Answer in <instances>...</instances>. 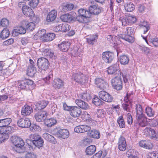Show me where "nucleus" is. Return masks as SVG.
<instances>
[{
    "label": "nucleus",
    "mask_w": 158,
    "mask_h": 158,
    "mask_svg": "<svg viewBox=\"0 0 158 158\" xmlns=\"http://www.w3.org/2000/svg\"><path fill=\"white\" fill-rule=\"evenodd\" d=\"M136 112V119L138 121L139 124L142 127H145L147 124V118L143 113L142 106L139 104L135 105Z\"/></svg>",
    "instance_id": "obj_1"
},
{
    "label": "nucleus",
    "mask_w": 158,
    "mask_h": 158,
    "mask_svg": "<svg viewBox=\"0 0 158 158\" xmlns=\"http://www.w3.org/2000/svg\"><path fill=\"white\" fill-rule=\"evenodd\" d=\"M134 28L131 27H127L124 34L118 35V37L119 39H122L129 43H133L134 41Z\"/></svg>",
    "instance_id": "obj_2"
},
{
    "label": "nucleus",
    "mask_w": 158,
    "mask_h": 158,
    "mask_svg": "<svg viewBox=\"0 0 158 158\" xmlns=\"http://www.w3.org/2000/svg\"><path fill=\"white\" fill-rule=\"evenodd\" d=\"M35 85L33 81L30 79L23 80L19 83V88L26 90L33 89Z\"/></svg>",
    "instance_id": "obj_3"
},
{
    "label": "nucleus",
    "mask_w": 158,
    "mask_h": 158,
    "mask_svg": "<svg viewBox=\"0 0 158 158\" xmlns=\"http://www.w3.org/2000/svg\"><path fill=\"white\" fill-rule=\"evenodd\" d=\"M29 138L31 141L32 144L35 147L40 148L43 146L44 141L39 135L35 134H32L29 136Z\"/></svg>",
    "instance_id": "obj_4"
},
{
    "label": "nucleus",
    "mask_w": 158,
    "mask_h": 158,
    "mask_svg": "<svg viewBox=\"0 0 158 158\" xmlns=\"http://www.w3.org/2000/svg\"><path fill=\"white\" fill-rule=\"evenodd\" d=\"M37 64L38 67V71L42 72V71H45L49 68V63L48 60L44 57L39 58Z\"/></svg>",
    "instance_id": "obj_5"
},
{
    "label": "nucleus",
    "mask_w": 158,
    "mask_h": 158,
    "mask_svg": "<svg viewBox=\"0 0 158 158\" xmlns=\"http://www.w3.org/2000/svg\"><path fill=\"white\" fill-rule=\"evenodd\" d=\"M72 79L81 85L85 84L88 81V78L81 73L73 74Z\"/></svg>",
    "instance_id": "obj_6"
},
{
    "label": "nucleus",
    "mask_w": 158,
    "mask_h": 158,
    "mask_svg": "<svg viewBox=\"0 0 158 158\" xmlns=\"http://www.w3.org/2000/svg\"><path fill=\"white\" fill-rule=\"evenodd\" d=\"M121 76V75L115 77L111 80L113 88L117 90H120L123 88V81Z\"/></svg>",
    "instance_id": "obj_7"
},
{
    "label": "nucleus",
    "mask_w": 158,
    "mask_h": 158,
    "mask_svg": "<svg viewBox=\"0 0 158 158\" xmlns=\"http://www.w3.org/2000/svg\"><path fill=\"white\" fill-rule=\"evenodd\" d=\"M107 71L108 74L113 75V78L121 75L119 65L117 64H114L109 67Z\"/></svg>",
    "instance_id": "obj_8"
},
{
    "label": "nucleus",
    "mask_w": 158,
    "mask_h": 158,
    "mask_svg": "<svg viewBox=\"0 0 158 158\" xmlns=\"http://www.w3.org/2000/svg\"><path fill=\"white\" fill-rule=\"evenodd\" d=\"M102 57L103 60L106 63H110L114 58V54L113 52L109 51L103 52Z\"/></svg>",
    "instance_id": "obj_9"
},
{
    "label": "nucleus",
    "mask_w": 158,
    "mask_h": 158,
    "mask_svg": "<svg viewBox=\"0 0 158 158\" xmlns=\"http://www.w3.org/2000/svg\"><path fill=\"white\" fill-rule=\"evenodd\" d=\"M95 83L98 88L101 89H105L108 87V83L101 78H96L95 79Z\"/></svg>",
    "instance_id": "obj_10"
},
{
    "label": "nucleus",
    "mask_w": 158,
    "mask_h": 158,
    "mask_svg": "<svg viewBox=\"0 0 158 158\" xmlns=\"http://www.w3.org/2000/svg\"><path fill=\"white\" fill-rule=\"evenodd\" d=\"M99 96L102 100L107 102H111L113 100V97L109 94L103 90L99 92Z\"/></svg>",
    "instance_id": "obj_11"
},
{
    "label": "nucleus",
    "mask_w": 158,
    "mask_h": 158,
    "mask_svg": "<svg viewBox=\"0 0 158 158\" xmlns=\"http://www.w3.org/2000/svg\"><path fill=\"white\" fill-rule=\"evenodd\" d=\"M11 141L13 144L17 148H21L24 145L23 140L21 138L17 136H12Z\"/></svg>",
    "instance_id": "obj_12"
},
{
    "label": "nucleus",
    "mask_w": 158,
    "mask_h": 158,
    "mask_svg": "<svg viewBox=\"0 0 158 158\" xmlns=\"http://www.w3.org/2000/svg\"><path fill=\"white\" fill-rule=\"evenodd\" d=\"M74 14H76L74 12H70L69 13L62 15L60 18L62 21L64 22L70 23L73 21H74L75 19Z\"/></svg>",
    "instance_id": "obj_13"
},
{
    "label": "nucleus",
    "mask_w": 158,
    "mask_h": 158,
    "mask_svg": "<svg viewBox=\"0 0 158 158\" xmlns=\"http://www.w3.org/2000/svg\"><path fill=\"white\" fill-rule=\"evenodd\" d=\"M118 149L121 151H124L127 149V144L126 139L123 136H121L119 138L118 143Z\"/></svg>",
    "instance_id": "obj_14"
},
{
    "label": "nucleus",
    "mask_w": 158,
    "mask_h": 158,
    "mask_svg": "<svg viewBox=\"0 0 158 158\" xmlns=\"http://www.w3.org/2000/svg\"><path fill=\"white\" fill-rule=\"evenodd\" d=\"M71 28L70 25L67 24H60L53 28V30L56 32H65L69 31Z\"/></svg>",
    "instance_id": "obj_15"
},
{
    "label": "nucleus",
    "mask_w": 158,
    "mask_h": 158,
    "mask_svg": "<svg viewBox=\"0 0 158 158\" xmlns=\"http://www.w3.org/2000/svg\"><path fill=\"white\" fill-rule=\"evenodd\" d=\"M47 114L46 111H40L35 114L34 117L37 121L40 122L45 120Z\"/></svg>",
    "instance_id": "obj_16"
},
{
    "label": "nucleus",
    "mask_w": 158,
    "mask_h": 158,
    "mask_svg": "<svg viewBox=\"0 0 158 158\" xmlns=\"http://www.w3.org/2000/svg\"><path fill=\"white\" fill-rule=\"evenodd\" d=\"M17 123L19 127L22 128H27L31 125L30 120L27 118H20L18 120Z\"/></svg>",
    "instance_id": "obj_17"
},
{
    "label": "nucleus",
    "mask_w": 158,
    "mask_h": 158,
    "mask_svg": "<svg viewBox=\"0 0 158 158\" xmlns=\"http://www.w3.org/2000/svg\"><path fill=\"white\" fill-rule=\"evenodd\" d=\"M22 10L23 14L27 16L32 18L35 16V13L33 10L27 5L23 6Z\"/></svg>",
    "instance_id": "obj_18"
},
{
    "label": "nucleus",
    "mask_w": 158,
    "mask_h": 158,
    "mask_svg": "<svg viewBox=\"0 0 158 158\" xmlns=\"http://www.w3.org/2000/svg\"><path fill=\"white\" fill-rule=\"evenodd\" d=\"M56 134L58 138L65 139L68 138L69 133L68 130L63 129L58 131Z\"/></svg>",
    "instance_id": "obj_19"
},
{
    "label": "nucleus",
    "mask_w": 158,
    "mask_h": 158,
    "mask_svg": "<svg viewBox=\"0 0 158 158\" xmlns=\"http://www.w3.org/2000/svg\"><path fill=\"white\" fill-rule=\"evenodd\" d=\"M91 127L87 125H79L76 127L74 129V131L77 133H84L90 130Z\"/></svg>",
    "instance_id": "obj_20"
},
{
    "label": "nucleus",
    "mask_w": 158,
    "mask_h": 158,
    "mask_svg": "<svg viewBox=\"0 0 158 158\" xmlns=\"http://www.w3.org/2000/svg\"><path fill=\"white\" fill-rule=\"evenodd\" d=\"M70 111V114L74 118L79 117L81 113V108L77 106H72L71 110Z\"/></svg>",
    "instance_id": "obj_21"
},
{
    "label": "nucleus",
    "mask_w": 158,
    "mask_h": 158,
    "mask_svg": "<svg viewBox=\"0 0 158 158\" xmlns=\"http://www.w3.org/2000/svg\"><path fill=\"white\" fill-rule=\"evenodd\" d=\"M4 127L0 129V134L6 139H8L9 135L11 132L12 127L9 126Z\"/></svg>",
    "instance_id": "obj_22"
},
{
    "label": "nucleus",
    "mask_w": 158,
    "mask_h": 158,
    "mask_svg": "<svg viewBox=\"0 0 158 158\" xmlns=\"http://www.w3.org/2000/svg\"><path fill=\"white\" fill-rule=\"evenodd\" d=\"M33 111L32 107L26 104L23 107L21 110V114L24 116L30 115Z\"/></svg>",
    "instance_id": "obj_23"
},
{
    "label": "nucleus",
    "mask_w": 158,
    "mask_h": 158,
    "mask_svg": "<svg viewBox=\"0 0 158 158\" xmlns=\"http://www.w3.org/2000/svg\"><path fill=\"white\" fill-rule=\"evenodd\" d=\"M64 82L60 78L55 79L52 83L53 87L56 89H60L64 85Z\"/></svg>",
    "instance_id": "obj_24"
},
{
    "label": "nucleus",
    "mask_w": 158,
    "mask_h": 158,
    "mask_svg": "<svg viewBox=\"0 0 158 158\" xmlns=\"http://www.w3.org/2000/svg\"><path fill=\"white\" fill-rule=\"evenodd\" d=\"M26 29L25 26L22 25L18 27L17 28L15 29L12 32L13 35L14 36H17L19 34H24L26 33Z\"/></svg>",
    "instance_id": "obj_25"
},
{
    "label": "nucleus",
    "mask_w": 158,
    "mask_h": 158,
    "mask_svg": "<svg viewBox=\"0 0 158 158\" xmlns=\"http://www.w3.org/2000/svg\"><path fill=\"white\" fill-rule=\"evenodd\" d=\"M48 103V101L45 100L37 102L35 104V110H36L42 111L41 110L45 108Z\"/></svg>",
    "instance_id": "obj_26"
},
{
    "label": "nucleus",
    "mask_w": 158,
    "mask_h": 158,
    "mask_svg": "<svg viewBox=\"0 0 158 158\" xmlns=\"http://www.w3.org/2000/svg\"><path fill=\"white\" fill-rule=\"evenodd\" d=\"M88 135L90 138L98 139L100 137V134L99 131L96 129L90 130L87 133Z\"/></svg>",
    "instance_id": "obj_27"
},
{
    "label": "nucleus",
    "mask_w": 158,
    "mask_h": 158,
    "mask_svg": "<svg viewBox=\"0 0 158 158\" xmlns=\"http://www.w3.org/2000/svg\"><path fill=\"white\" fill-rule=\"evenodd\" d=\"M71 43L69 42H62L58 47L60 51L63 52H67L70 48Z\"/></svg>",
    "instance_id": "obj_28"
},
{
    "label": "nucleus",
    "mask_w": 158,
    "mask_h": 158,
    "mask_svg": "<svg viewBox=\"0 0 158 158\" xmlns=\"http://www.w3.org/2000/svg\"><path fill=\"white\" fill-rule=\"evenodd\" d=\"M76 104L80 108L86 110L89 108V106L88 104L85 102L80 99H77L75 101Z\"/></svg>",
    "instance_id": "obj_29"
},
{
    "label": "nucleus",
    "mask_w": 158,
    "mask_h": 158,
    "mask_svg": "<svg viewBox=\"0 0 158 158\" xmlns=\"http://www.w3.org/2000/svg\"><path fill=\"white\" fill-rule=\"evenodd\" d=\"M140 146L147 149H152L153 148L152 144L149 140H141L139 142Z\"/></svg>",
    "instance_id": "obj_30"
},
{
    "label": "nucleus",
    "mask_w": 158,
    "mask_h": 158,
    "mask_svg": "<svg viewBox=\"0 0 158 158\" xmlns=\"http://www.w3.org/2000/svg\"><path fill=\"white\" fill-rule=\"evenodd\" d=\"M56 15L57 12L55 10H51L47 16L46 21L48 22L53 21L56 18Z\"/></svg>",
    "instance_id": "obj_31"
},
{
    "label": "nucleus",
    "mask_w": 158,
    "mask_h": 158,
    "mask_svg": "<svg viewBox=\"0 0 158 158\" xmlns=\"http://www.w3.org/2000/svg\"><path fill=\"white\" fill-rule=\"evenodd\" d=\"M12 120L10 118H7L0 119V127H8V126L12 122Z\"/></svg>",
    "instance_id": "obj_32"
},
{
    "label": "nucleus",
    "mask_w": 158,
    "mask_h": 158,
    "mask_svg": "<svg viewBox=\"0 0 158 158\" xmlns=\"http://www.w3.org/2000/svg\"><path fill=\"white\" fill-rule=\"evenodd\" d=\"M22 24L25 26L26 30L29 31H32L35 27V25L32 23H29L28 22L23 21L22 22Z\"/></svg>",
    "instance_id": "obj_33"
},
{
    "label": "nucleus",
    "mask_w": 158,
    "mask_h": 158,
    "mask_svg": "<svg viewBox=\"0 0 158 158\" xmlns=\"http://www.w3.org/2000/svg\"><path fill=\"white\" fill-rule=\"evenodd\" d=\"M43 37L42 41L44 42L50 41L53 40L55 37V35L52 33H48L44 35Z\"/></svg>",
    "instance_id": "obj_34"
},
{
    "label": "nucleus",
    "mask_w": 158,
    "mask_h": 158,
    "mask_svg": "<svg viewBox=\"0 0 158 158\" xmlns=\"http://www.w3.org/2000/svg\"><path fill=\"white\" fill-rule=\"evenodd\" d=\"M96 149V147L94 145H91L88 147L86 149L85 153L86 155L91 156L94 153Z\"/></svg>",
    "instance_id": "obj_35"
},
{
    "label": "nucleus",
    "mask_w": 158,
    "mask_h": 158,
    "mask_svg": "<svg viewBox=\"0 0 158 158\" xmlns=\"http://www.w3.org/2000/svg\"><path fill=\"white\" fill-rule=\"evenodd\" d=\"M119 60L122 65H125L129 63V57L127 55H123L120 56Z\"/></svg>",
    "instance_id": "obj_36"
},
{
    "label": "nucleus",
    "mask_w": 158,
    "mask_h": 158,
    "mask_svg": "<svg viewBox=\"0 0 158 158\" xmlns=\"http://www.w3.org/2000/svg\"><path fill=\"white\" fill-rule=\"evenodd\" d=\"M43 136L45 139L51 143L54 144L57 143V141L55 138L53 136L48 133L43 134Z\"/></svg>",
    "instance_id": "obj_37"
},
{
    "label": "nucleus",
    "mask_w": 158,
    "mask_h": 158,
    "mask_svg": "<svg viewBox=\"0 0 158 158\" xmlns=\"http://www.w3.org/2000/svg\"><path fill=\"white\" fill-rule=\"evenodd\" d=\"M76 21L82 23H87L90 22L89 18L78 15L75 18Z\"/></svg>",
    "instance_id": "obj_38"
},
{
    "label": "nucleus",
    "mask_w": 158,
    "mask_h": 158,
    "mask_svg": "<svg viewBox=\"0 0 158 158\" xmlns=\"http://www.w3.org/2000/svg\"><path fill=\"white\" fill-rule=\"evenodd\" d=\"M56 123V120L53 118L47 119H45L44 121L45 124L48 127H51L52 126L54 125Z\"/></svg>",
    "instance_id": "obj_39"
},
{
    "label": "nucleus",
    "mask_w": 158,
    "mask_h": 158,
    "mask_svg": "<svg viewBox=\"0 0 158 158\" xmlns=\"http://www.w3.org/2000/svg\"><path fill=\"white\" fill-rule=\"evenodd\" d=\"M124 7L126 10L129 12L132 11L135 9L134 5L131 2L126 3L125 4Z\"/></svg>",
    "instance_id": "obj_40"
},
{
    "label": "nucleus",
    "mask_w": 158,
    "mask_h": 158,
    "mask_svg": "<svg viewBox=\"0 0 158 158\" xmlns=\"http://www.w3.org/2000/svg\"><path fill=\"white\" fill-rule=\"evenodd\" d=\"M98 36L97 35H93L89 38H86L87 41L89 44L93 45L97 42Z\"/></svg>",
    "instance_id": "obj_41"
},
{
    "label": "nucleus",
    "mask_w": 158,
    "mask_h": 158,
    "mask_svg": "<svg viewBox=\"0 0 158 158\" xmlns=\"http://www.w3.org/2000/svg\"><path fill=\"white\" fill-rule=\"evenodd\" d=\"M78 14L82 16H84L85 17L89 18L90 13L88 10H86L84 9H80L78 10Z\"/></svg>",
    "instance_id": "obj_42"
},
{
    "label": "nucleus",
    "mask_w": 158,
    "mask_h": 158,
    "mask_svg": "<svg viewBox=\"0 0 158 158\" xmlns=\"http://www.w3.org/2000/svg\"><path fill=\"white\" fill-rule=\"evenodd\" d=\"M36 68L35 67H33L32 68L28 67L27 69V74L28 76L31 77H33L35 74L36 70Z\"/></svg>",
    "instance_id": "obj_43"
},
{
    "label": "nucleus",
    "mask_w": 158,
    "mask_h": 158,
    "mask_svg": "<svg viewBox=\"0 0 158 158\" xmlns=\"http://www.w3.org/2000/svg\"><path fill=\"white\" fill-rule=\"evenodd\" d=\"M10 34V33L9 30L7 28H5L2 30L1 33L0 37L2 39L4 40L8 37Z\"/></svg>",
    "instance_id": "obj_44"
},
{
    "label": "nucleus",
    "mask_w": 158,
    "mask_h": 158,
    "mask_svg": "<svg viewBox=\"0 0 158 158\" xmlns=\"http://www.w3.org/2000/svg\"><path fill=\"white\" fill-rule=\"evenodd\" d=\"M131 95V94L127 93L124 98L123 102L122 103L132 104Z\"/></svg>",
    "instance_id": "obj_45"
},
{
    "label": "nucleus",
    "mask_w": 158,
    "mask_h": 158,
    "mask_svg": "<svg viewBox=\"0 0 158 158\" xmlns=\"http://www.w3.org/2000/svg\"><path fill=\"white\" fill-rule=\"evenodd\" d=\"M51 110L52 114L54 116L58 118L60 115V112L58 111L57 106L56 105H54L52 106L51 108Z\"/></svg>",
    "instance_id": "obj_46"
},
{
    "label": "nucleus",
    "mask_w": 158,
    "mask_h": 158,
    "mask_svg": "<svg viewBox=\"0 0 158 158\" xmlns=\"http://www.w3.org/2000/svg\"><path fill=\"white\" fill-rule=\"evenodd\" d=\"M92 102L95 106H99L103 104L104 102L99 99L97 96H95L93 98Z\"/></svg>",
    "instance_id": "obj_47"
},
{
    "label": "nucleus",
    "mask_w": 158,
    "mask_h": 158,
    "mask_svg": "<svg viewBox=\"0 0 158 158\" xmlns=\"http://www.w3.org/2000/svg\"><path fill=\"white\" fill-rule=\"evenodd\" d=\"M117 122L120 128L125 127V123L122 116H120L118 117L117 120Z\"/></svg>",
    "instance_id": "obj_48"
},
{
    "label": "nucleus",
    "mask_w": 158,
    "mask_h": 158,
    "mask_svg": "<svg viewBox=\"0 0 158 158\" xmlns=\"http://www.w3.org/2000/svg\"><path fill=\"white\" fill-rule=\"evenodd\" d=\"M145 110V112L148 116L151 117L154 116L155 112L151 107L147 106L146 107Z\"/></svg>",
    "instance_id": "obj_49"
},
{
    "label": "nucleus",
    "mask_w": 158,
    "mask_h": 158,
    "mask_svg": "<svg viewBox=\"0 0 158 158\" xmlns=\"http://www.w3.org/2000/svg\"><path fill=\"white\" fill-rule=\"evenodd\" d=\"M121 106L124 111L130 112H131L132 104L122 103Z\"/></svg>",
    "instance_id": "obj_50"
},
{
    "label": "nucleus",
    "mask_w": 158,
    "mask_h": 158,
    "mask_svg": "<svg viewBox=\"0 0 158 158\" xmlns=\"http://www.w3.org/2000/svg\"><path fill=\"white\" fill-rule=\"evenodd\" d=\"M44 55L49 58H52L54 55V52L51 49H45L43 52Z\"/></svg>",
    "instance_id": "obj_51"
},
{
    "label": "nucleus",
    "mask_w": 158,
    "mask_h": 158,
    "mask_svg": "<svg viewBox=\"0 0 158 158\" xmlns=\"http://www.w3.org/2000/svg\"><path fill=\"white\" fill-rule=\"evenodd\" d=\"M74 7L73 4H67L64 5L62 8V10L64 12H67L71 10Z\"/></svg>",
    "instance_id": "obj_52"
},
{
    "label": "nucleus",
    "mask_w": 158,
    "mask_h": 158,
    "mask_svg": "<svg viewBox=\"0 0 158 158\" xmlns=\"http://www.w3.org/2000/svg\"><path fill=\"white\" fill-rule=\"evenodd\" d=\"M53 75L52 72H50L48 75L45 77L43 78V80L47 84H49L50 83L52 78Z\"/></svg>",
    "instance_id": "obj_53"
},
{
    "label": "nucleus",
    "mask_w": 158,
    "mask_h": 158,
    "mask_svg": "<svg viewBox=\"0 0 158 158\" xmlns=\"http://www.w3.org/2000/svg\"><path fill=\"white\" fill-rule=\"evenodd\" d=\"M80 98L84 100L88 101L90 100L91 98V96L90 94L87 92L83 93L82 94H80L79 95Z\"/></svg>",
    "instance_id": "obj_54"
},
{
    "label": "nucleus",
    "mask_w": 158,
    "mask_h": 158,
    "mask_svg": "<svg viewBox=\"0 0 158 158\" xmlns=\"http://www.w3.org/2000/svg\"><path fill=\"white\" fill-rule=\"evenodd\" d=\"M127 20L130 23H134L136 21V17L130 14H129L127 16Z\"/></svg>",
    "instance_id": "obj_55"
},
{
    "label": "nucleus",
    "mask_w": 158,
    "mask_h": 158,
    "mask_svg": "<svg viewBox=\"0 0 158 158\" xmlns=\"http://www.w3.org/2000/svg\"><path fill=\"white\" fill-rule=\"evenodd\" d=\"M4 65L3 62L2 61H0V71H2L3 73H5V75L6 76H9L12 73L10 72V70L9 69H3V67Z\"/></svg>",
    "instance_id": "obj_56"
},
{
    "label": "nucleus",
    "mask_w": 158,
    "mask_h": 158,
    "mask_svg": "<svg viewBox=\"0 0 158 158\" xmlns=\"http://www.w3.org/2000/svg\"><path fill=\"white\" fill-rule=\"evenodd\" d=\"M147 158H158V152H152L148 153Z\"/></svg>",
    "instance_id": "obj_57"
},
{
    "label": "nucleus",
    "mask_w": 158,
    "mask_h": 158,
    "mask_svg": "<svg viewBox=\"0 0 158 158\" xmlns=\"http://www.w3.org/2000/svg\"><path fill=\"white\" fill-rule=\"evenodd\" d=\"M106 112L103 109H99L97 112V117L100 118H103L105 117L106 114Z\"/></svg>",
    "instance_id": "obj_58"
},
{
    "label": "nucleus",
    "mask_w": 158,
    "mask_h": 158,
    "mask_svg": "<svg viewBox=\"0 0 158 158\" xmlns=\"http://www.w3.org/2000/svg\"><path fill=\"white\" fill-rule=\"evenodd\" d=\"M39 3V0H31L29 2V5L33 8H35L37 6Z\"/></svg>",
    "instance_id": "obj_59"
},
{
    "label": "nucleus",
    "mask_w": 158,
    "mask_h": 158,
    "mask_svg": "<svg viewBox=\"0 0 158 158\" xmlns=\"http://www.w3.org/2000/svg\"><path fill=\"white\" fill-rule=\"evenodd\" d=\"M29 127H30V131L33 132L36 131L37 129L39 130L40 128L39 126L36 125L35 124H31V125L29 126Z\"/></svg>",
    "instance_id": "obj_60"
},
{
    "label": "nucleus",
    "mask_w": 158,
    "mask_h": 158,
    "mask_svg": "<svg viewBox=\"0 0 158 158\" xmlns=\"http://www.w3.org/2000/svg\"><path fill=\"white\" fill-rule=\"evenodd\" d=\"M119 20L121 21L123 26H126L129 24V22L127 20L126 17H120Z\"/></svg>",
    "instance_id": "obj_61"
},
{
    "label": "nucleus",
    "mask_w": 158,
    "mask_h": 158,
    "mask_svg": "<svg viewBox=\"0 0 158 158\" xmlns=\"http://www.w3.org/2000/svg\"><path fill=\"white\" fill-rule=\"evenodd\" d=\"M1 25L3 27H7L9 25V20L5 18L2 19L1 21Z\"/></svg>",
    "instance_id": "obj_62"
},
{
    "label": "nucleus",
    "mask_w": 158,
    "mask_h": 158,
    "mask_svg": "<svg viewBox=\"0 0 158 158\" xmlns=\"http://www.w3.org/2000/svg\"><path fill=\"white\" fill-rule=\"evenodd\" d=\"M14 40L13 39H10L4 41L3 43V45L5 46H8L12 44L14 42Z\"/></svg>",
    "instance_id": "obj_63"
},
{
    "label": "nucleus",
    "mask_w": 158,
    "mask_h": 158,
    "mask_svg": "<svg viewBox=\"0 0 158 158\" xmlns=\"http://www.w3.org/2000/svg\"><path fill=\"white\" fill-rule=\"evenodd\" d=\"M132 150H129L127 152V155L128 158H139L137 156L131 154Z\"/></svg>",
    "instance_id": "obj_64"
}]
</instances>
